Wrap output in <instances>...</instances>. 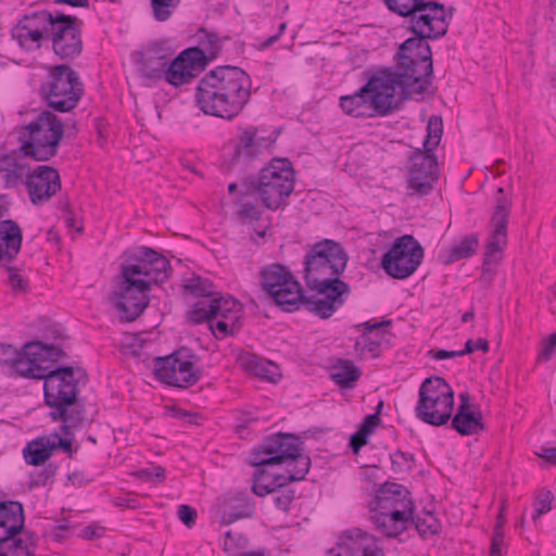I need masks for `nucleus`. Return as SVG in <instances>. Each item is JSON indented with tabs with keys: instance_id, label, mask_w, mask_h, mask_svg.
Listing matches in <instances>:
<instances>
[{
	"instance_id": "nucleus-1",
	"label": "nucleus",
	"mask_w": 556,
	"mask_h": 556,
	"mask_svg": "<svg viewBox=\"0 0 556 556\" xmlns=\"http://www.w3.org/2000/svg\"><path fill=\"white\" fill-rule=\"evenodd\" d=\"M348 256L336 241L315 243L304 260V280L309 294L305 308L320 318H329L343 303L350 287L339 276L344 271Z\"/></svg>"
},
{
	"instance_id": "nucleus-2",
	"label": "nucleus",
	"mask_w": 556,
	"mask_h": 556,
	"mask_svg": "<svg viewBox=\"0 0 556 556\" xmlns=\"http://www.w3.org/2000/svg\"><path fill=\"white\" fill-rule=\"evenodd\" d=\"M301 440L292 434L278 433L265 438L252 454L254 473L252 490L265 496L293 481L303 480L311 459L303 454Z\"/></svg>"
},
{
	"instance_id": "nucleus-3",
	"label": "nucleus",
	"mask_w": 556,
	"mask_h": 556,
	"mask_svg": "<svg viewBox=\"0 0 556 556\" xmlns=\"http://www.w3.org/2000/svg\"><path fill=\"white\" fill-rule=\"evenodd\" d=\"M251 79L238 66H218L198 83L195 100L200 110L224 119L238 116L251 98Z\"/></svg>"
},
{
	"instance_id": "nucleus-4",
	"label": "nucleus",
	"mask_w": 556,
	"mask_h": 556,
	"mask_svg": "<svg viewBox=\"0 0 556 556\" xmlns=\"http://www.w3.org/2000/svg\"><path fill=\"white\" fill-rule=\"evenodd\" d=\"M42 378L46 404L52 408L49 416L53 421H63L62 431L77 427L83 420L81 412L76 410L78 381L73 367H53L51 364Z\"/></svg>"
},
{
	"instance_id": "nucleus-5",
	"label": "nucleus",
	"mask_w": 556,
	"mask_h": 556,
	"mask_svg": "<svg viewBox=\"0 0 556 556\" xmlns=\"http://www.w3.org/2000/svg\"><path fill=\"white\" fill-rule=\"evenodd\" d=\"M63 122L52 112H40L31 122L16 129L24 156L46 162L58 154L64 135Z\"/></svg>"
},
{
	"instance_id": "nucleus-6",
	"label": "nucleus",
	"mask_w": 556,
	"mask_h": 556,
	"mask_svg": "<svg viewBox=\"0 0 556 556\" xmlns=\"http://www.w3.org/2000/svg\"><path fill=\"white\" fill-rule=\"evenodd\" d=\"M42 98L59 112L75 109L84 94V85L76 71L68 65L51 66L40 86Z\"/></svg>"
},
{
	"instance_id": "nucleus-7",
	"label": "nucleus",
	"mask_w": 556,
	"mask_h": 556,
	"mask_svg": "<svg viewBox=\"0 0 556 556\" xmlns=\"http://www.w3.org/2000/svg\"><path fill=\"white\" fill-rule=\"evenodd\" d=\"M454 393L451 386L441 377L427 378L419 388L416 416L432 426H442L451 418Z\"/></svg>"
},
{
	"instance_id": "nucleus-8",
	"label": "nucleus",
	"mask_w": 556,
	"mask_h": 556,
	"mask_svg": "<svg viewBox=\"0 0 556 556\" xmlns=\"http://www.w3.org/2000/svg\"><path fill=\"white\" fill-rule=\"evenodd\" d=\"M262 289L285 311L292 312L303 305L307 295L288 268L280 264H270L262 268Z\"/></svg>"
},
{
	"instance_id": "nucleus-9",
	"label": "nucleus",
	"mask_w": 556,
	"mask_h": 556,
	"mask_svg": "<svg viewBox=\"0 0 556 556\" xmlns=\"http://www.w3.org/2000/svg\"><path fill=\"white\" fill-rule=\"evenodd\" d=\"M396 70L404 81L408 85L421 83L419 89L425 91L426 78L431 77L433 73L432 53L427 39L418 36L405 40L397 53Z\"/></svg>"
},
{
	"instance_id": "nucleus-10",
	"label": "nucleus",
	"mask_w": 556,
	"mask_h": 556,
	"mask_svg": "<svg viewBox=\"0 0 556 556\" xmlns=\"http://www.w3.org/2000/svg\"><path fill=\"white\" fill-rule=\"evenodd\" d=\"M294 188V170L286 159H275L260 173L256 190L268 208H278Z\"/></svg>"
},
{
	"instance_id": "nucleus-11",
	"label": "nucleus",
	"mask_w": 556,
	"mask_h": 556,
	"mask_svg": "<svg viewBox=\"0 0 556 556\" xmlns=\"http://www.w3.org/2000/svg\"><path fill=\"white\" fill-rule=\"evenodd\" d=\"M123 276L134 279H141L151 287L165 281L170 271L169 261L148 247H140L127 254L125 262L121 265Z\"/></svg>"
},
{
	"instance_id": "nucleus-12",
	"label": "nucleus",
	"mask_w": 556,
	"mask_h": 556,
	"mask_svg": "<svg viewBox=\"0 0 556 556\" xmlns=\"http://www.w3.org/2000/svg\"><path fill=\"white\" fill-rule=\"evenodd\" d=\"M424 258V248L410 235L397 238L383 254L381 267L394 279H406L419 267Z\"/></svg>"
},
{
	"instance_id": "nucleus-13",
	"label": "nucleus",
	"mask_w": 556,
	"mask_h": 556,
	"mask_svg": "<svg viewBox=\"0 0 556 556\" xmlns=\"http://www.w3.org/2000/svg\"><path fill=\"white\" fill-rule=\"evenodd\" d=\"M61 354L62 351L53 345H46L40 342L25 344L23 350L17 352L5 375L42 379L51 365L50 361H56Z\"/></svg>"
},
{
	"instance_id": "nucleus-14",
	"label": "nucleus",
	"mask_w": 556,
	"mask_h": 556,
	"mask_svg": "<svg viewBox=\"0 0 556 556\" xmlns=\"http://www.w3.org/2000/svg\"><path fill=\"white\" fill-rule=\"evenodd\" d=\"M194 356L180 350L165 357H157L154 365L156 378L173 387L187 388L198 382L201 370L197 367Z\"/></svg>"
},
{
	"instance_id": "nucleus-15",
	"label": "nucleus",
	"mask_w": 556,
	"mask_h": 556,
	"mask_svg": "<svg viewBox=\"0 0 556 556\" xmlns=\"http://www.w3.org/2000/svg\"><path fill=\"white\" fill-rule=\"evenodd\" d=\"M405 79L399 75L397 70L395 72L384 70L372 75L363 86V92H367L379 116H386L397 108L395 97L397 88L402 89L414 86L406 84Z\"/></svg>"
},
{
	"instance_id": "nucleus-16",
	"label": "nucleus",
	"mask_w": 556,
	"mask_h": 556,
	"mask_svg": "<svg viewBox=\"0 0 556 556\" xmlns=\"http://www.w3.org/2000/svg\"><path fill=\"white\" fill-rule=\"evenodd\" d=\"M58 13L46 10L34 11L25 14L12 28V38L25 50L39 49L43 41H48Z\"/></svg>"
},
{
	"instance_id": "nucleus-17",
	"label": "nucleus",
	"mask_w": 556,
	"mask_h": 556,
	"mask_svg": "<svg viewBox=\"0 0 556 556\" xmlns=\"http://www.w3.org/2000/svg\"><path fill=\"white\" fill-rule=\"evenodd\" d=\"M83 25L77 16L58 13V18L50 34L49 40L56 56L64 61H72L83 52Z\"/></svg>"
},
{
	"instance_id": "nucleus-18",
	"label": "nucleus",
	"mask_w": 556,
	"mask_h": 556,
	"mask_svg": "<svg viewBox=\"0 0 556 556\" xmlns=\"http://www.w3.org/2000/svg\"><path fill=\"white\" fill-rule=\"evenodd\" d=\"M150 287L141 279H134L121 274V282L112 293L121 319L132 321L138 318L149 304Z\"/></svg>"
},
{
	"instance_id": "nucleus-19",
	"label": "nucleus",
	"mask_w": 556,
	"mask_h": 556,
	"mask_svg": "<svg viewBox=\"0 0 556 556\" xmlns=\"http://www.w3.org/2000/svg\"><path fill=\"white\" fill-rule=\"evenodd\" d=\"M405 18L407 28L424 39H438L447 31L446 9L435 0H426Z\"/></svg>"
},
{
	"instance_id": "nucleus-20",
	"label": "nucleus",
	"mask_w": 556,
	"mask_h": 556,
	"mask_svg": "<svg viewBox=\"0 0 556 556\" xmlns=\"http://www.w3.org/2000/svg\"><path fill=\"white\" fill-rule=\"evenodd\" d=\"M438 179V162L430 152L418 150L410 157L407 188L425 195L431 192Z\"/></svg>"
},
{
	"instance_id": "nucleus-21",
	"label": "nucleus",
	"mask_w": 556,
	"mask_h": 556,
	"mask_svg": "<svg viewBox=\"0 0 556 556\" xmlns=\"http://www.w3.org/2000/svg\"><path fill=\"white\" fill-rule=\"evenodd\" d=\"M204 60L200 48L187 49L169 61L163 79L174 87L189 84L204 68Z\"/></svg>"
},
{
	"instance_id": "nucleus-22",
	"label": "nucleus",
	"mask_w": 556,
	"mask_h": 556,
	"mask_svg": "<svg viewBox=\"0 0 556 556\" xmlns=\"http://www.w3.org/2000/svg\"><path fill=\"white\" fill-rule=\"evenodd\" d=\"M25 184L29 199L35 205H42L61 189L58 170L47 165L37 166L33 172L28 170Z\"/></svg>"
},
{
	"instance_id": "nucleus-23",
	"label": "nucleus",
	"mask_w": 556,
	"mask_h": 556,
	"mask_svg": "<svg viewBox=\"0 0 556 556\" xmlns=\"http://www.w3.org/2000/svg\"><path fill=\"white\" fill-rule=\"evenodd\" d=\"M331 556H384L382 546L372 534L355 528L345 532Z\"/></svg>"
},
{
	"instance_id": "nucleus-24",
	"label": "nucleus",
	"mask_w": 556,
	"mask_h": 556,
	"mask_svg": "<svg viewBox=\"0 0 556 556\" xmlns=\"http://www.w3.org/2000/svg\"><path fill=\"white\" fill-rule=\"evenodd\" d=\"M511 202L507 198L496 200V205L491 218V236L486 245L484 258L488 262L496 264L500 261V254L507 243V223Z\"/></svg>"
},
{
	"instance_id": "nucleus-25",
	"label": "nucleus",
	"mask_w": 556,
	"mask_h": 556,
	"mask_svg": "<svg viewBox=\"0 0 556 556\" xmlns=\"http://www.w3.org/2000/svg\"><path fill=\"white\" fill-rule=\"evenodd\" d=\"M239 303L229 295L202 296L193 304L188 317L193 324L212 321L217 317L227 318L229 314L236 312Z\"/></svg>"
},
{
	"instance_id": "nucleus-26",
	"label": "nucleus",
	"mask_w": 556,
	"mask_h": 556,
	"mask_svg": "<svg viewBox=\"0 0 556 556\" xmlns=\"http://www.w3.org/2000/svg\"><path fill=\"white\" fill-rule=\"evenodd\" d=\"M140 54V73L148 79H163L172 56L169 50L155 41L147 45Z\"/></svg>"
},
{
	"instance_id": "nucleus-27",
	"label": "nucleus",
	"mask_w": 556,
	"mask_h": 556,
	"mask_svg": "<svg viewBox=\"0 0 556 556\" xmlns=\"http://www.w3.org/2000/svg\"><path fill=\"white\" fill-rule=\"evenodd\" d=\"M26 157L21 151V144L11 151L0 149V179L4 188H15L24 182L29 170Z\"/></svg>"
},
{
	"instance_id": "nucleus-28",
	"label": "nucleus",
	"mask_w": 556,
	"mask_h": 556,
	"mask_svg": "<svg viewBox=\"0 0 556 556\" xmlns=\"http://www.w3.org/2000/svg\"><path fill=\"white\" fill-rule=\"evenodd\" d=\"M276 138H266L260 136L255 128L243 129L239 135V141L235 147L232 164L245 163L264 150L268 149Z\"/></svg>"
},
{
	"instance_id": "nucleus-29",
	"label": "nucleus",
	"mask_w": 556,
	"mask_h": 556,
	"mask_svg": "<svg viewBox=\"0 0 556 556\" xmlns=\"http://www.w3.org/2000/svg\"><path fill=\"white\" fill-rule=\"evenodd\" d=\"M24 528L23 506L18 502L0 503V543L21 534Z\"/></svg>"
},
{
	"instance_id": "nucleus-30",
	"label": "nucleus",
	"mask_w": 556,
	"mask_h": 556,
	"mask_svg": "<svg viewBox=\"0 0 556 556\" xmlns=\"http://www.w3.org/2000/svg\"><path fill=\"white\" fill-rule=\"evenodd\" d=\"M22 240V229L16 222L0 219V264L9 263L16 257Z\"/></svg>"
},
{
	"instance_id": "nucleus-31",
	"label": "nucleus",
	"mask_w": 556,
	"mask_h": 556,
	"mask_svg": "<svg viewBox=\"0 0 556 556\" xmlns=\"http://www.w3.org/2000/svg\"><path fill=\"white\" fill-rule=\"evenodd\" d=\"M390 320L386 321H366L359 324L356 327L364 329L363 333L355 342V351L362 357H377L380 352V339L379 331L382 327L390 325Z\"/></svg>"
},
{
	"instance_id": "nucleus-32",
	"label": "nucleus",
	"mask_w": 556,
	"mask_h": 556,
	"mask_svg": "<svg viewBox=\"0 0 556 556\" xmlns=\"http://www.w3.org/2000/svg\"><path fill=\"white\" fill-rule=\"evenodd\" d=\"M462 403L452 419V428L462 435H473L483 430L482 414L469 408L468 396L460 394Z\"/></svg>"
},
{
	"instance_id": "nucleus-33",
	"label": "nucleus",
	"mask_w": 556,
	"mask_h": 556,
	"mask_svg": "<svg viewBox=\"0 0 556 556\" xmlns=\"http://www.w3.org/2000/svg\"><path fill=\"white\" fill-rule=\"evenodd\" d=\"M370 519L383 535L395 538L408 528L413 515L371 510Z\"/></svg>"
},
{
	"instance_id": "nucleus-34",
	"label": "nucleus",
	"mask_w": 556,
	"mask_h": 556,
	"mask_svg": "<svg viewBox=\"0 0 556 556\" xmlns=\"http://www.w3.org/2000/svg\"><path fill=\"white\" fill-rule=\"evenodd\" d=\"M239 363L245 371L271 382H276L281 376L279 368L275 363L261 358L254 354L244 353L240 355Z\"/></svg>"
},
{
	"instance_id": "nucleus-35",
	"label": "nucleus",
	"mask_w": 556,
	"mask_h": 556,
	"mask_svg": "<svg viewBox=\"0 0 556 556\" xmlns=\"http://www.w3.org/2000/svg\"><path fill=\"white\" fill-rule=\"evenodd\" d=\"M340 106L345 114L354 117L379 116L367 92H363V87L353 94L342 96L340 98Z\"/></svg>"
},
{
	"instance_id": "nucleus-36",
	"label": "nucleus",
	"mask_w": 556,
	"mask_h": 556,
	"mask_svg": "<svg viewBox=\"0 0 556 556\" xmlns=\"http://www.w3.org/2000/svg\"><path fill=\"white\" fill-rule=\"evenodd\" d=\"M54 452L53 443H50L49 437H39L26 444L23 448L25 462L31 466L42 465Z\"/></svg>"
},
{
	"instance_id": "nucleus-37",
	"label": "nucleus",
	"mask_w": 556,
	"mask_h": 556,
	"mask_svg": "<svg viewBox=\"0 0 556 556\" xmlns=\"http://www.w3.org/2000/svg\"><path fill=\"white\" fill-rule=\"evenodd\" d=\"M361 369L356 367L352 361L340 359L333 365L330 378L340 388L351 389L361 378Z\"/></svg>"
},
{
	"instance_id": "nucleus-38",
	"label": "nucleus",
	"mask_w": 556,
	"mask_h": 556,
	"mask_svg": "<svg viewBox=\"0 0 556 556\" xmlns=\"http://www.w3.org/2000/svg\"><path fill=\"white\" fill-rule=\"evenodd\" d=\"M36 542L33 534L14 535L0 543V556H34Z\"/></svg>"
},
{
	"instance_id": "nucleus-39",
	"label": "nucleus",
	"mask_w": 556,
	"mask_h": 556,
	"mask_svg": "<svg viewBox=\"0 0 556 556\" xmlns=\"http://www.w3.org/2000/svg\"><path fill=\"white\" fill-rule=\"evenodd\" d=\"M479 241L477 235H470L463 238L457 244L445 251L444 264H453L463 258L472 256L476 253Z\"/></svg>"
},
{
	"instance_id": "nucleus-40",
	"label": "nucleus",
	"mask_w": 556,
	"mask_h": 556,
	"mask_svg": "<svg viewBox=\"0 0 556 556\" xmlns=\"http://www.w3.org/2000/svg\"><path fill=\"white\" fill-rule=\"evenodd\" d=\"M397 502H413L408 491L397 483H386L377 492L374 505L395 504Z\"/></svg>"
},
{
	"instance_id": "nucleus-41",
	"label": "nucleus",
	"mask_w": 556,
	"mask_h": 556,
	"mask_svg": "<svg viewBox=\"0 0 556 556\" xmlns=\"http://www.w3.org/2000/svg\"><path fill=\"white\" fill-rule=\"evenodd\" d=\"M380 424V417L378 414L368 415L359 429L351 437L350 445L354 453H358V451L368 443V437L374 432V430Z\"/></svg>"
},
{
	"instance_id": "nucleus-42",
	"label": "nucleus",
	"mask_w": 556,
	"mask_h": 556,
	"mask_svg": "<svg viewBox=\"0 0 556 556\" xmlns=\"http://www.w3.org/2000/svg\"><path fill=\"white\" fill-rule=\"evenodd\" d=\"M410 523L415 525L416 530L422 538L434 535L439 532L440 523L432 514H426L424 517L413 516Z\"/></svg>"
},
{
	"instance_id": "nucleus-43",
	"label": "nucleus",
	"mask_w": 556,
	"mask_h": 556,
	"mask_svg": "<svg viewBox=\"0 0 556 556\" xmlns=\"http://www.w3.org/2000/svg\"><path fill=\"white\" fill-rule=\"evenodd\" d=\"M180 0H151L153 17L159 22L169 20Z\"/></svg>"
},
{
	"instance_id": "nucleus-44",
	"label": "nucleus",
	"mask_w": 556,
	"mask_h": 556,
	"mask_svg": "<svg viewBox=\"0 0 556 556\" xmlns=\"http://www.w3.org/2000/svg\"><path fill=\"white\" fill-rule=\"evenodd\" d=\"M428 135L424 140V148L427 152H432L438 147L442 135V122L438 117H431L428 122Z\"/></svg>"
},
{
	"instance_id": "nucleus-45",
	"label": "nucleus",
	"mask_w": 556,
	"mask_h": 556,
	"mask_svg": "<svg viewBox=\"0 0 556 556\" xmlns=\"http://www.w3.org/2000/svg\"><path fill=\"white\" fill-rule=\"evenodd\" d=\"M274 505L282 510L287 511L295 497V491L288 486V484H282V486L278 488L274 492H271Z\"/></svg>"
},
{
	"instance_id": "nucleus-46",
	"label": "nucleus",
	"mask_w": 556,
	"mask_h": 556,
	"mask_svg": "<svg viewBox=\"0 0 556 556\" xmlns=\"http://www.w3.org/2000/svg\"><path fill=\"white\" fill-rule=\"evenodd\" d=\"M239 312V306L236 312L229 314L227 318H223L217 320L215 324H211V329L215 337L225 338L229 334H233L236 330V319L238 318L237 314Z\"/></svg>"
},
{
	"instance_id": "nucleus-47",
	"label": "nucleus",
	"mask_w": 556,
	"mask_h": 556,
	"mask_svg": "<svg viewBox=\"0 0 556 556\" xmlns=\"http://www.w3.org/2000/svg\"><path fill=\"white\" fill-rule=\"evenodd\" d=\"M426 0H384L388 9L400 16L407 17Z\"/></svg>"
},
{
	"instance_id": "nucleus-48",
	"label": "nucleus",
	"mask_w": 556,
	"mask_h": 556,
	"mask_svg": "<svg viewBox=\"0 0 556 556\" xmlns=\"http://www.w3.org/2000/svg\"><path fill=\"white\" fill-rule=\"evenodd\" d=\"M204 55L206 54L210 58H215L216 54L222 50V41L219 37L215 34H211L207 31H203V36L200 39Z\"/></svg>"
},
{
	"instance_id": "nucleus-49",
	"label": "nucleus",
	"mask_w": 556,
	"mask_h": 556,
	"mask_svg": "<svg viewBox=\"0 0 556 556\" xmlns=\"http://www.w3.org/2000/svg\"><path fill=\"white\" fill-rule=\"evenodd\" d=\"M185 288L199 299H202V296H211L216 294L211 290V283H208L207 280L201 279L200 277L191 279L185 286Z\"/></svg>"
},
{
	"instance_id": "nucleus-50",
	"label": "nucleus",
	"mask_w": 556,
	"mask_h": 556,
	"mask_svg": "<svg viewBox=\"0 0 556 556\" xmlns=\"http://www.w3.org/2000/svg\"><path fill=\"white\" fill-rule=\"evenodd\" d=\"M392 470L394 472H405L412 468L413 455L396 451L390 455Z\"/></svg>"
},
{
	"instance_id": "nucleus-51",
	"label": "nucleus",
	"mask_w": 556,
	"mask_h": 556,
	"mask_svg": "<svg viewBox=\"0 0 556 556\" xmlns=\"http://www.w3.org/2000/svg\"><path fill=\"white\" fill-rule=\"evenodd\" d=\"M472 352H475L472 340H468L466 342L464 350H459V351H446V350L433 351L432 350V351H430V353L432 354V357L438 361L453 358V357H459V356H464L466 354H470Z\"/></svg>"
},
{
	"instance_id": "nucleus-52",
	"label": "nucleus",
	"mask_w": 556,
	"mask_h": 556,
	"mask_svg": "<svg viewBox=\"0 0 556 556\" xmlns=\"http://www.w3.org/2000/svg\"><path fill=\"white\" fill-rule=\"evenodd\" d=\"M554 500V495L549 491H543L539 494L535 501V513L533 515V519L541 517L552 509V502Z\"/></svg>"
},
{
	"instance_id": "nucleus-53",
	"label": "nucleus",
	"mask_w": 556,
	"mask_h": 556,
	"mask_svg": "<svg viewBox=\"0 0 556 556\" xmlns=\"http://www.w3.org/2000/svg\"><path fill=\"white\" fill-rule=\"evenodd\" d=\"M371 510L377 511H395L401 514H414V503L413 502H397L395 504H387V505H374Z\"/></svg>"
},
{
	"instance_id": "nucleus-54",
	"label": "nucleus",
	"mask_w": 556,
	"mask_h": 556,
	"mask_svg": "<svg viewBox=\"0 0 556 556\" xmlns=\"http://www.w3.org/2000/svg\"><path fill=\"white\" fill-rule=\"evenodd\" d=\"M17 352L18 351L10 344H0V369L3 374H7V370L12 365Z\"/></svg>"
},
{
	"instance_id": "nucleus-55",
	"label": "nucleus",
	"mask_w": 556,
	"mask_h": 556,
	"mask_svg": "<svg viewBox=\"0 0 556 556\" xmlns=\"http://www.w3.org/2000/svg\"><path fill=\"white\" fill-rule=\"evenodd\" d=\"M505 546L502 522L498 521L491 542L490 556H502V548Z\"/></svg>"
},
{
	"instance_id": "nucleus-56",
	"label": "nucleus",
	"mask_w": 556,
	"mask_h": 556,
	"mask_svg": "<svg viewBox=\"0 0 556 556\" xmlns=\"http://www.w3.org/2000/svg\"><path fill=\"white\" fill-rule=\"evenodd\" d=\"M8 281L14 292H25L27 289V281L16 268H8Z\"/></svg>"
},
{
	"instance_id": "nucleus-57",
	"label": "nucleus",
	"mask_w": 556,
	"mask_h": 556,
	"mask_svg": "<svg viewBox=\"0 0 556 556\" xmlns=\"http://www.w3.org/2000/svg\"><path fill=\"white\" fill-rule=\"evenodd\" d=\"M177 515L181 522L186 525L188 528L194 526L198 516L197 510L193 507L186 504L178 506Z\"/></svg>"
},
{
	"instance_id": "nucleus-58",
	"label": "nucleus",
	"mask_w": 556,
	"mask_h": 556,
	"mask_svg": "<svg viewBox=\"0 0 556 556\" xmlns=\"http://www.w3.org/2000/svg\"><path fill=\"white\" fill-rule=\"evenodd\" d=\"M556 350V332L552 333L547 340L544 341L543 348L539 353L538 359L540 362H547Z\"/></svg>"
},
{
	"instance_id": "nucleus-59",
	"label": "nucleus",
	"mask_w": 556,
	"mask_h": 556,
	"mask_svg": "<svg viewBox=\"0 0 556 556\" xmlns=\"http://www.w3.org/2000/svg\"><path fill=\"white\" fill-rule=\"evenodd\" d=\"M252 514L251 508L247 507L245 509L237 510V511H224L222 516L223 522L230 525L239 519L250 517Z\"/></svg>"
},
{
	"instance_id": "nucleus-60",
	"label": "nucleus",
	"mask_w": 556,
	"mask_h": 556,
	"mask_svg": "<svg viewBox=\"0 0 556 556\" xmlns=\"http://www.w3.org/2000/svg\"><path fill=\"white\" fill-rule=\"evenodd\" d=\"M103 531H104V529L102 527L88 526L81 530L80 536L84 540H93V539L101 538L103 534Z\"/></svg>"
},
{
	"instance_id": "nucleus-61",
	"label": "nucleus",
	"mask_w": 556,
	"mask_h": 556,
	"mask_svg": "<svg viewBox=\"0 0 556 556\" xmlns=\"http://www.w3.org/2000/svg\"><path fill=\"white\" fill-rule=\"evenodd\" d=\"M140 477L146 478L147 480H162L165 477V469L162 467L143 469L140 471Z\"/></svg>"
},
{
	"instance_id": "nucleus-62",
	"label": "nucleus",
	"mask_w": 556,
	"mask_h": 556,
	"mask_svg": "<svg viewBox=\"0 0 556 556\" xmlns=\"http://www.w3.org/2000/svg\"><path fill=\"white\" fill-rule=\"evenodd\" d=\"M50 443H53L54 451L63 448L65 452H71L72 442L70 440L62 439L58 433L49 435Z\"/></svg>"
},
{
	"instance_id": "nucleus-63",
	"label": "nucleus",
	"mask_w": 556,
	"mask_h": 556,
	"mask_svg": "<svg viewBox=\"0 0 556 556\" xmlns=\"http://www.w3.org/2000/svg\"><path fill=\"white\" fill-rule=\"evenodd\" d=\"M536 454L547 463L556 465V447H542L541 452Z\"/></svg>"
},
{
	"instance_id": "nucleus-64",
	"label": "nucleus",
	"mask_w": 556,
	"mask_h": 556,
	"mask_svg": "<svg viewBox=\"0 0 556 556\" xmlns=\"http://www.w3.org/2000/svg\"><path fill=\"white\" fill-rule=\"evenodd\" d=\"M241 214L244 217L250 218L251 220H257L261 216V212L258 211V208L251 204H243L241 208Z\"/></svg>"
}]
</instances>
